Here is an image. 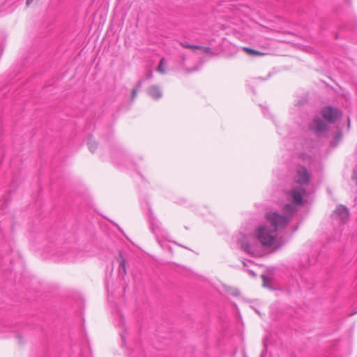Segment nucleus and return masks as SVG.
<instances>
[{"label":"nucleus","mask_w":357,"mask_h":357,"mask_svg":"<svg viewBox=\"0 0 357 357\" xmlns=\"http://www.w3.org/2000/svg\"><path fill=\"white\" fill-rule=\"evenodd\" d=\"M304 193L305 190L302 188L291 190L290 192V195L292 198L293 202L296 204H301L302 197Z\"/></svg>","instance_id":"nucleus-6"},{"label":"nucleus","mask_w":357,"mask_h":357,"mask_svg":"<svg viewBox=\"0 0 357 357\" xmlns=\"http://www.w3.org/2000/svg\"><path fill=\"white\" fill-rule=\"evenodd\" d=\"M39 1H40V0H26V6H35Z\"/></svg>","instance_id":"nucleus-13"},{"label":"nucleus","mask_w":357,"mask_h":357,"mask_svg":"<svg viewBox=\"0 0 357 357\" xmlns=\"http://www.w3.org/2000/svg\"><path fill=\"white\" fill-rule=\"evenodd\" d=\"M181 45L182 47H183L184 48L191 50L194 52L199 51L200 52L204 53V54H210L211 53V48L208 47H204V46H200V45H192L187 43H181Z\"/></svg>","instance_id":"nucleus-7"},{"label":"nucleus","mask_w":357,"mask_h":357,"mask_svg":"<svg viewBox=\"0 0 357 357\" xmlns=\"http://www.w3.org/2000/svg\"><path fill=\"white\" fill-rule=\"evenodd\" d=\"M96 146H97L96 145L94 147H92V146H90L89 149H91V151H94L95 149H96Z\"/></svg>","instance_id":"nucleus-16"},{"label":"nucleus","mask_w":357,"mask_h":357,"mask_svg":"<svg viewBox=\"0 0 357 357\" xmlns=\"http://www.w3.org/2000/svg\"><path fill=\"white\" fill-rule=\"evenodd\" d=\"M322 116L329 122H333L337 117V112L331 107H326L321 112Z\"/></svg>","instance_id":"nucleus-8"},{"label":"nucleus","mask_w":357,"mask_h":357,"mask_svg":"<svg viewBox=\"0 0 357 357\" xmlns=\"http://www.w3.org/2000/svg\"><path fill=\"white\" fill-rule=\"evenodd\" d=\"M261 278L264 280V287H266V280H267L266 277L264 276V275H261Z\"/></svg>","instance_id":"nucleus-15"},{"label":"nucleus","mask_w":357,"mask_h":357,"mask_svg":"<svg viewBox=\"0 0 357 357\" xmlns=\"http://www.w3.org/2000/svg\"><path fill=\"white\" fill-rule=\"evenodd\" d=\"M335 214L342 220H347L349 218V212L347 207L344 206H339L335 211Z\"/></svg>","instance_id":"nucleus-9"},{"label":"nucleus","mask_w":357,"mask_h":357,"mask_svg":"<svg viewBox=\"0 0 357 357\" xmlns=\"http://www.w3.org/2000/svg\"><path fill=\"white\" fill-rule=\"evenodd\" d=\"M238 242L241 246V248L245 252L249 254H254L255 252V246L250 243L248 237L245 234H241Z\"/></svg>","instance_id":"nucleus-3"},{"label":"nucleus","mask_w":357,"mask_h":357,"mask_svg":"<svg viewBox=\"0 0 357 357\" xmlns=\"http://www.w3.org/2000/svg\"><path fill=\"white\" fill-rule=\"evenodd\" d=\"M136 93V91H133V93H132V98L134 97V96L135 95Z\"/></svg>","instance_id":"nucleus-18"},{"label":"nucleus","mask_w":357,"mask_h":357,"mask_svg":"<svg viewBox=\"0 0 357 357\" xmlns=\"http://www.w3.org/2000/svg\"><path fill=\"white\" fill-rule=\"evenodd\" d=\"M166 61L165 58H162L160 61L159 65L157 68V70L160 74L166 73Z\"/></svg>","instance_id":"nucleus-11"},{"label":"nucleus","mask_w":357,"mask_h":357,"mask_svg":"<svg viewBox=\"0 0 357 357\" xmlns=\"http://www.w3.org/2000/svg\"><path fill=\"white\" fill-rule=\"evenodd\" d=\"M310 128L317 133H321L327 130L326 124L319 118H315L312 125H310Z\"/></svg>","instance_id":"nucleus-5"},{"label":"nucleus","mask_w":357,"mask_h":357,"mask_svg":"<svg viewBox=\"0 0 357 357\" xmlns=\"http://www.w3.org/2000/svg\"><path fill=\"white\" fill-rule=\"evenodd\" d=\"M310 179L309 175L306 169L303 167H298L296 170V175L295 176V182L299 184H306Z\"/></svg>","instance_id":"nucleus-4"},{"label":"nucleus","mask_w":357,"mask_h":357,"mask_svg":"<svg viewBox=\"0 0 357 357\" xmlns=\"http://www.w3.org/2000/svg\"><path fill=\"white\" fill-rule=\"evenodd\" d=\"M120 265L122 266L124 272L126 273V260L124 258L121 257L120 259Z\"/></svg>","instance_id":"nucleus-14"},{"label":"nucleus","mask_w":357,"mask_h":357,"mask_svg":"<svg viewBox=\"0 0 357 357\" xmlns=\"http://www.w3.org/2000/svg\"><path fill=\"white\" fill-rule=\"evenodd\" d=\"M242 50L248 54L252 56H265L266 54L248 47H243Z\"/></svg>","instance_id":"nucleus-10"},{"label":"nucleus","mask_w":357,"mask_h":357,"mask_svg":"<svg viewBox=\"0 0 357 357\" xmlns=\"http://www.w3.org/2000/svg\"><path fill=\"white\" fill-rule=\"evenodd\" d=\"M275 232V229H271L266 225H260L256 229L255 236L261 245L271 247L276 241Z\"/></svg>","instance_id":"nucleus-1"},{"label":"nucleus","mask_w":357,"mask_h":357,"mask_svg":"<svg viewBox=\"0 0 357 357\" xmlns=\"http://www.w3.org/2000/svg\"><path fill=\"white\" fill-rule=\"evenodd\" d=\"M353 178L356 181V183H357V174H354Z\"/></svg>","instance_id":"nucleus-17"},{"label":"nucleus","mask_w":357,"mask_h":357,"mask_svg":"<svg viewBox=\"0 0 357 357\" xmlns=\"http://www.w3.org/2000/svg\"><path fill=\"white\" fill-rule=\"evenodd\" d=\"M294 211V208L290 204H287L284 208V216H287L288 218L289 219V216H291L293 214Z\"/></svg>","instance_id":"nucleus-12"},{"label":"nucleus","mask_w":357,"mask_h":357,"mask_svg":"<svg viewBox=\"0 0 357 357\" xmlns=\"http://www.w3.org/2000/svg\"><path fill=\"white\" fill-rule=\"evenodd\" d=\"M265 217L275 231H277L278 229L286 227L289 222V219L287 216H283L276 212H268L266 213Z\"/></svg>","instance_id":"nucleus-2"}]
</instances>
